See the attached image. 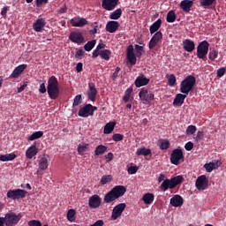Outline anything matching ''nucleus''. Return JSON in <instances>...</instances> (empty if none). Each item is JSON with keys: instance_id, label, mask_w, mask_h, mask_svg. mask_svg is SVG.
Masks as SVG:
<instances>
[{"instance_id": "nucleus-1", "label": "nucleus", "mask_w": 226, "mask_h": 226, "mask_svg": "<svg viewBox=\"0 0 226 226\" xmlns=\"http://www.w3.org/2000/svg\"><path fill=\"white\" fill-rule=\"evenodd\" d=\"M197 82L195 76L188 75L181 83H180V93L177 94L173 101V105L177 107H181L185 103V100L188 96V94L191 91H193V87Z\"/></svg>"}, {"instance_id": "nucleus-2", "label": "nucleus", "mask_w": 226, "mask_h": 226, "mask_svg": "<svg viewBox=\"0 0 226 226\" xmlns=\"http://www.w3.org/2000/svg\"><path fill=\"white\" fill-rule=\"evenodd\" d=\"M124 193H126V187L124 185H116L105 194L103 201L105 204H110V202H114V200H117V199L123 197Z\"/></svg>"}, {"instance_id": "nucleus-3", "label": "nucleus", "mask_w": 226, "mask_h": 226, "mask_svg": "<svg viewBox=\"0 0 226 226\" xmlns=\"http://www.w3.org/2000/svg\"><path fill=\"white\" fill-rule=\"evenodd\" d=\"M47 91L50 100H57L59 98V81L56 76H51L48 79Z\"/></svg>"}, {"instance_id": "nucleus-4", "label": "nucleus", "mask_w": 226, "mask_h": 226, "mask_svg": "<svg viewBox=\"0 0 226 226\" xmlns=\"http://www.w3.org/2000/svg\"><path fill=\"white\" fill-rule=\"evenodd\" d=\"M183 181H185L183 176H177L171 179L166 178L161 185V190H162V192H167L169 188L170 190H174V188L177 186V185H181Z\"/></svg>"}, {"instance_id": "nucleus-5", "label": "nucleus", "mask_w": 226, "mask_h": 226, "mask_svg": "<svg viewBox=\"0 0 226 226\" xmlns=\"http://www.w3.org/2000/svg\"><path fill=\"white\" fill-rule=\"evenodd\" d=\"M207 52H209V42H207V41H203L197 47V57L206 61L207 58Z\"/></svg>"}, {"instance_id": "nucleus-6", "label": "nucleus", "mask_w": 226, "mask_h": 226, "mask_svg": "<svg viewBox=\"0 0 226 226\" xmlns=\"http://www.w3.org/2000/svg\"><path fill=\"white\" fill-rule=\"evenodd\" d=\"M21 218L22 215H17L14 212H9L5 215L4 220L5 221L6 226H15L17 223H19V222H20Z\"/></svg>"}, {"instance_id": "nucleus-7", "label": "nucleus", "mask_w": 226, "mask_h": 226, "mask_svg": "<svg viewBox=\"0 0 226 226\" xmlns=\"http://www.w3.org/2000/svg\"><path fill=\"white\" fill-rule=\"evenodd\" d=\"M181 162H185L183 150H181V148H176L171 152L170 163H172V165H179Z\"/></svg>"}, {"instance_id": "nucleus-8", "label": "nucleus", "mask_w": 226, "mask_h": 226, "mask_svg": "<svg viewBox=\"0 0 226 226\" xmlns=\"http://www.w3.org/2000/svg\"><path fill=\"white\" fill-rule=\"evenodd\" d=\"M94 110H98V107L93 106L92 104H86L79 109L78 116L79 117H89V116H94Z\"/></svg>"}, {"instance_id": "nucleus-9", "label": "nucleus", "mask_w": 226, "mask_h": 226, "mask_svg": "<svg viewBox=\"0 0 226 226\" xmlns=\"http://www.w3.org/2000/svg\"><path fill=\"white\" fill-rule=\"evenodd\" d=\"M27 194V191L22 189L9 190L7 192V199L11 200H19V199H24Z\"/></svg>"}, {"instance_id": "nucleus-10", "label": "nucleus", "mask_w": 226, "mask_h": 226, "mask_svg": "<svg viewBox=\"0 0 226 226\" xmlns=\"http://www.w3.org/2000/svg\"><path fill=\"white\" fill-rule=\"evenodd\" d=\"M124 209H126V203H119L114 207L111 213V220H117V218H120Z\"/></svg>"}, {"instance_id": "nucleus-11", "label": "nucleus", "mask_w": 226, "mask_h": 226, "mask_svg": "<svg viewBox=\"0 0 226 226\" xmlns=\"http://www.w3.org/2000/svg\"><path fill=\"white\" fill-rule=\"evenodd\" d=\"M139 99L142 102H153L154 100V94L153 92H148L147 89L145 87L141 88V90L139 93Z\"/></svg>"}, {"instance_id": "nucleus-12", "label": "nucleus", "mask_w": 226, "mask_h": 226, "mask_svg": "<svg viewBox=\"0 0 226 226\" xmlns=\"http://www.w3.org/2000/svg\"><path fill=\"white\" fill-rule=\"evenodd\" d=\"M196 188L197 190H207V186L209 185V181L206 175H201L198 177L196 179Z\"/></svg>"}, {"instance_id": "nucleus-13", "label": "nucleus", "mask_w": 226, "mask_h": 226, "mask_svg": "<svg viewBox=\"0 0 226 226\" xmlns=\"http://www.w3.org/2000/svg\"><path fill=\"white\" fill-rule=\"evenodd\" d=\"M69 40L72 41V43H77L78 45H80L86 41L84 35H82V33L80 32H71Z\"/></svg>"}, {"instance_id": "nucleus-14", "label": "nucleus", "mask_w": 226, "mask_h": 226, "mask_svg": "<svg viewBox=\"0 0 226 226\" xmlns=\"http://www.w3.org/2000/svg\"><path fill=\"white\" fill-rule=\"evenodd\" d=\"M88 206L90 209H98L102 206V198L97 194H94L88 200Z\"/></svg>"}, {"instance_id": "nucleus-15", "label": "nucleus", "mask_w": 226, "mask_h": 226, "mask_svg": "<svg viewBox=\"0 0 226 226\" xmlns=\"http://www.w3.org/2000/svg\"><path fill=\"white\" fill-rule=\"evenodd\" d=\"M87 94L88 100H90L91 102H96V94H98V90H96V86L94 85V83L88 84Z\"/></svg>"}, {"instance_id": "nucleus-16", "label": "nucleus", "mask_w": 226, "mask_h": 226, "mask_svg": "<svg viewBox=\"0 0 226 226\" xmlns=\"http://www.w3.org/2000/svg\"><path fill=\"white\" fill-rule=\"evenodd\" d=\"M119 0H102V7L107 11H112L117 6Z\"/></svg>"}, {"instance_id": "nucleus-17", "label": "nucleus", "mask_w": 226, "mask_h": 226, "mask_svg": "<svg viewBox=\"0 0 226 226\" xmlns=\"http://www.w3.org/2000/svg\"><path fill=\"white\" fill-rule=\"evenodd\" d=\"M127 60L132 66L137 64V56H135V52L133 51V45L127 47Z\"/></svg>"}, {"instance_id": "nucleus-18", "label": "nucleus", "mask_w": 226, "mask_h": 226, "mask_svg": "<svg viewBox=\"0 0 226 226\" xmlns=\"http://www.w3.org/2000/svg\"><path fill=\"white\" fill-rule=\"evenodd\" d=\"M26 68H27V64H26L17 66L10 75V79H19V77L22 75V73L24 72V70H26Z\"/></svg>"}, {"instance_id": "nucleus-19", "label": "nucleus", "mask_w": 226, "mask_h": 226, "mask_svg": "<svg viewBox=\"0 0 226 226\" xmlns=\"http://www.w3.org/2000/svg\"><path fill=\"white\" fill-rule=\"evenodd\" d=\"M71 24L72 27H84V26H87V20L85 18H72L71 19Z\"/></svg>"}, {"instance_id": "nucleus-20", "label": "nucleus", "mask_w": 226, "mask_h": 226, "mask_svg": "<svg viewBox=\"0 0 226 226\" xmlns=\"http://www.w3.org/2000/svg\"><path fill=\"white\" fill-rule=\"evenodd\" d=\"M170 204L173 207H181V206L185 204V200H183V197H181V195L177 194L170 199Z\"/></svg>"}, {"instance_id": "nucleus-21", "label": "nucleus", "mask_w": 226, "mask_h": 226, "mask_svg": "<svg viewBox=\"0 0 226 226\" xmlns=\"http://www.w3.org/2000/svg\"><path fill=\"white\" fill-rule=\"evenodd\" d=\"M45 26H47V22H45V19L43 18L38 19L33 25L34 31H36V33H41Z\"/></svg>"}, {"instance_id": "nucleus-22", "label": "nucleus", "mask_w": 226, "mask_h": 226, "mask_svg": "<svg viewBox=\"0 0 226 226\" xmlns=\"http://www.w3.org/2000/svg\"><path fill=\"white\" fill-rule=\"evenodd\" d=\"M149 79L141 74L136 78L134 84L136 87H142L143 86H147V84H149Z\"/></svg>"}, {"instance_id": "nucleus-23", "label": "nucleus", "mask_w": 226, "mask_h": 226, "mask_svg": "<svg viewBox=\"0 0 226 226\" xmlns=\"http://www.w3.org/2000/svg\"><path fill=\"white\" fill-rule=\"evenodd\" d=\"M183 48L186 52H193L195 50V42L190 39H185L183 41Z\"/></svg>"}, {"instance_id": "nucleus-24", "label": "nucleus", "mask_w": 226, "mask_h": 226, "mask_svg": "<svg viewBox=\"0 0 226 226\" xmlns=\"http://www.w3.org/2000/svg\"><path fill=\"white\" fill-rule=\"evenodd\" d=\"M119 29V22L117 21H109L106 25V31L108 33H116Z\"/></svg>"}, {"instance_id": "nucleus-25", "label": "nucleus", "mask_w": 226, "mask_h": 226, "mask_svg": "<svg viewBox=\"0 0 226 226\" xmlns=\"http://www.w3.org/2000/svg\"><path fill=\"white\" fill-rule=\"evenodd\" d=\"M192 6H193V1L192 0H183L180 3V8L183 10V11H185V13L190 12Z\"/></svg>"}, {"instance_id": "nucleus-26", "label": "nucleus", "mask_w": 226, "mask_h": 226, "mask_svg": "<svg viewBox=\"0 0 226 226\" xmlns=\"http://www.w3.org/2000/svg\"><path fill=\"white\" fill-rule=\"evenodd\" d=\"M141 200H143L144 204H146L147 206H150V204L154 202V194L151 192L145 193L142 196Z\"/></svg>"}, {"instance_id": "nucleus-27", "label": "nucleus", "mask_w": 226, "mask_h": 226, "mask_svg": "<svg viewBox=\"0 0 226 226\" xmlns=\"http://www.w3.org/2000/svg\"><path fill=\"white\" fill-rule=\"evenodd\" d=\"M26 158L31 160L34 156L38 154V149L36 148V144L32 145L26 152Z\"/></svg>"}, {"instance_id": "nucleus-28", "label": "nucleus", "mask_w": 226, "mask_h": 226, "mask_svg": "<svg viewBox=\"0 0 226 226\" xmlns=\"http://www.w3.org/2000/svg\"><path fill=\"white\" fill-rule=\"evenodd\" d=\"M49 156L44 155L39 161V169L41 170H47L49 169Z\"/></svg>"}, {"instance_id": "nucleus-29", "label": "nucleus", "mask_w": 226, "mask_h": 226, "mask_svg": "<svg viewBox=\"0 0 226 226\" xmlns=\"http://www.w3.org/2000/svg\"><path fill=\"white\" fill-rule=\"evenodd\" d=\"M160 27H162V19H159L150 26V34H154V33H156Z\"/></svg>"}, {"instance_id": "nucleus-30", "label": "nucleus", "mask_w": 226, "mask_h": 226, "mask_svg": "<svg viewBox=\"0 0 226 226\" xmlns=\"http://www.w3.org/2000/svg\"><path fill=\"white\" fill-rule=\"evenodd\" d=\"M204 167L207 172H213V170L218 169L220 165L218 164V161H215L209 163H206Z\"/></svg>"}, {"instance_id": "nucleus-31", "label": "nucleus", "mask_w": 226, "mask_h": 226, "mask_svg": "<svg viewBox=\"0 0 226 226\" xmlns=\"http://www.w3.org/2000/svg\"><path fill=\"white\" fill-rule=\"evenodd\" d=\"M17 155L13 153L0 155V162H13Z\"/></svg>"}, {"instance_id": "nucleus-32", "label": "nucleus", "mask_w": 226, "mask_h": 226, "mask_svg": "<svg viewBox=\"0 0 226 226\" xmlns=\"http://www.w3.org/2000/svg\"><path fill=\"white\" fill-rule=\"evenodd\" d=\"M114 128H116V122H109L104 126L103 133L105 135H109L111 132H114Z\"/></svg>"}, {"instance_id": "nucleus-33", "label": "nucleus", "mask_w": 226, "mask_h": 226, "mask_svg": "<svg viewBox=\"0 0 226 226\" xmlns=\"http://www.w3.org/2000/svg\"><path fill=\"white\" fill-rule=\"evenodd\" d=\"M123 15V10L121 8L117 9L114 11L110 15L109 19L111 20H118V19H121V16Z\"/></svg>"}, {"instance_id": "nucleus-34", "label": "nucleus", "mask_w": 226, "mask_h": 226, "mask_svg": "<svg viewBox=\"0 0 226 226\" xmlns=\"http://www.w3.org/2000/svg\"><path fill=\"white\" fill-rule=\"evenodd\" d=\"M136 154L137 156H149L151 154V149L146 147L138 148Z\"/></svg>"}, {"instance_id": "nucleus-35", "label": "nucleus", "mask_w": 226, "mask_h": 226, "mask_svg": "<svg viewBox=\"0 0 226 226\" xmlns=\"http://www.w3.org/2000/svg\"><path fill=\"white\" fill-rule=\"evenodd\" d=\"M158 144L162 151H165V149H169V147H170V142H169L167 139H160Z\"/></svg>"}, {"instance_id": "nucleus-36", "label": "nucleus", "mask_w": 226, "mask_h": 226, "mask_svg": "<svg viewBox=\"0 0 226 226\" xmlns=\"http://www.w3.org/2000/svg\"><path fill=\"white\" fill-rule=\"evenodd\" d=\"M200 4L203 8H209V6L216 4V0H200Z\"/></svg>"}, {"instance_id": "nucleus-37", "label": "nucleus", "mask_w": 226, "mask_h": 226, "mask_svg": "<svg viewBox=\"0 0 226 226\" xmlns=\"http://www.w3.org/2000/svg\"><path fill=\"white\" fill-rule=\"evenodd\" d=\"M107 151V147L103 145H99L95 147L94 154L95 156H100V154H104Z\"/></svg>"}, {"instance_id": "nucleus-38", "label": "nucleus", "mask_w": 226, "mask_h": 226, "mask_svg": "<svg viewBox=\"0 0 226 226\" xmlns=\"http://www.w3.org/2000/svg\"><path fill=\"white\" fill-rule=\"evenodd\" d=\"M94 45H96V40L89 41L84 45V49L87 52H91L92 49H94Z\"/></svg>"}, {"instance_id": "nucleus-39", "label": "nucleus", "mask_w": 226, "mask_h": 226, "mask_svg": "<svg viewBox=\"0 0 226 226\" xmlns=\"http://www.w3.org/2000/svg\"><path fill=\"white\" fill-rule=\"evenodd\" d=\"M110 54H112V52L109 49H103L100 51L102 59H104L105 61H109V59H110Z\"/></svg>"}, {"instance_id": "nucleus-40", "label": "nucleus", "mask_w": 226, "mask_h": 226, "mask_svg": "<svg viewBox=\"0 0 226 226\" xmlns=\"http://www.w3.org/2000/svg\"><path fill=\"white\" fill-rule=\"evenodd\" d=\"M43 137L42 131L34 132L32 135L29 136L28 140H36L38 139H41Z\"/></svg>"}, {"instance_id": "nucleus-41", "label": "nucleus", "mask_w": 226, "mask_h": 226, "mask_svg": "<svg viewBox=\"0 0 226 226\" xmlns=\"http://www.w3.org/2000/svg\"><path fill=\"white\" fill-rule=\"evenodd\" d=\"M166 20L169 23L176 22V12L174 11H170L167 14Z\"/></svg>"}, {"instance_id": "nucleus-42", "label": "nucleus", "mask_w": 226, "mask_h": 226, "mask_svg": "<svg viewBox=\"0 0 226 226\" xmlns=\"http://www.w3.org/2000/svg\"><path fill=\"white\" fill-rule=\"evenodd\" d=\"M75 215H77V212L75 211V209L68 210L67 220H69V222H75Z\"/></svg>"}, {"instance_id": "nucleus-43", "label": "nucleus", "mask_w": 226, "mask_h": 226, "mask_svg": "<svg viewBox=\"0 0 226 226\" xmlns=\"http://www.w3.org/2000/svg\"><path fill=\"white\" fill-rule=\"evenodd\" d=\"M135 51H136L137 57H142V54L144 53V47L136 44L135 45Z\"/></svg>"}, {"instance_id": "nucleus-44", "label": "nucleus", "mask_w": 226, "mask_h": 226, "mask_svg": "<svg viewBox=\"0 0 226 226\" xmlns=\"http://www.w3.org/2000/svg\"><path fill=\"white\" fill-rule=\"evenodd\" d=\"M80 103H82V95L78 94L74 97L72 106L73 107H79V105H80Z\"/></svg>"}, {"instance_id": "nucleus-45", "label": "nucleus", "mask_w": 226, "mask_h": 226, "mask_svg": "<svg viewBox=\"0 0 226 226\" xmlns=\"http://www.w3.org/2000/svg\"><path fill=\"white\" fill-rule=\"evenodd\" d=\"M112 181V175L102 176L101 178V185H107Z\"/></svg>"}, {"instance_id": "nucleus-46", "label": "nucleus", "mask_w": 226, "mask_h": 226, "mask_svg": "<svg viewBox=\"0 0 226 226\" xmlns=\"http://www.w3.org/2000/svg\"><path fill=\"white\" fill-rule=\"evenodd\" d=\"M168 82H169V86H170V87H174V86H176V75L174 74H170L168 78Z\"/></svg>"}, {"instance_id": "nucleus-47", "label": "nucleus", "mask_w": 226, "mask_h": 226, "mask_svg": "<svg viewBox=\"0 0 226 226\" xmlns=\"http://www.w3.org/2000/svg\"><path fill=\"white\" fill-rule=\"evenodd\" d=\"M197 132V126L195 125H189L185 131L186 135H193Z\"/></svg>"}, {"instance_id": "nucleus-48", "label": "nucleus", "mask_w": 226, "mask_h": 226, "mask_svg": "<svg viewBox=\"0 0 226 226\" xmlns=\"http://www.w3.org/2000/svg\"><path fill=\"white\" fill-rule=\"evenodd\" d=\"M47 83L46 80H43V81H40V88H39V92L41 94H45V93H47V87H45V84Z\"/></svg>"}, {"instance_id": "nucleus-49", "label": "nucleus", "mask_w": 226, "mask_h": 226, "mask_svg": "<svg viewBox=\"0 0 226 226\" xmlns=\"http://www.w3.org/2000/svg\"><path fill=\"white\" fill-rule=\"evenodd\" d=\"M216 57H218V51H216V49L211 50L208 54V58L210 59V61H215Z\"/></svg>"}, {"instance_id": "nucleus-50", "label": "nucleus", "mask_w": 226, "mask_h": 226, "mask_svg": "<svg viewBox=\"0 0 226 226\" xmlns=\"http://www.w3.org/2000/svg\"><path fill=\"white\" fill-rule=\"evenodd\" d=\"M123 139H124V136L120 133H116V134H113L112 136V139L114 140V142H121Z\"/></svg>"}, {"instance_id": "nucleus-51", "label": "nucleus", "mask_w": 226, "mask_h": 226, "mask_svg": "<svg viewBox=\"0 0 226 226\" xmlns=\"http://www.w3.org/2000/svg\"><path fill=\"white\" fill-rule=\"evenodd\" d=\"M156 45H158V41L152 37L148 44L149 50H153Z\"/></svg>"}, {"instance_id": "nucleus-52", "label": "nucleus", "mask_w": 226, "mask_h": 226, "mask_svg": "<svg viewBox=\"0 0 226 226\" xmlns=\"http://www.w3.org/2000/svg\"><path fill=\"white\" fill-rule=\"evenodd\" d=\"M152 38L155 40V41H160V40L163 38V34H162V31H158L153 35Z\"/></svg>"}, {"instance_id": "nucleus-53", "label": "nucleus", "mask_w": 226, "mask_h": 226, "mask_svg": "<svg viewBox=\"0 0 226 226\" xmlns=\"http://www.w3.org/2000/svg\"><path fill=\"white\" fill-rule=\"evenodd\" d=\"M138 171H139V167L137 166H131L127 170L128 174H131V175L137 174Z\"/></svg>"}, {"instance_id": "nucleus-54", "label": "nucleus", "mask_w": 226, "mask_h": 226, "mask_svg": "<svg viewBox=\"0 0 226 226\" xmlns=\"http://www.w3.org/2000/svg\"><path fill=\"white\" fill-rule=\"evenodd\" d=\"M131 91H130V88H128L125 93H124V95L123 97V100L124 102V103H128V102H130V94H131Z\"/></svg>"}, {"instance_id": "nucleus-55", "label": "nucleus", "mask_w": 226, "mask_h": 226, "mask_svg": "<svg viewBox=\"0 0 226 226\" xmlns=\"http://www.w3.org/2000/svg\"><path fill=\"white\" fill-rule=\"evenodd\" d=\"M49 3V0H36L35 5L37 8H40L41 6H43V4H47Z\"/></svg>"}, {"instance_id": "nucleus-56", "label": "nucleus", "mask_w": 226, "mask_h": 226, "mask_svg": "<svg viewBox=\"0 0 226 226\" xmlns=\"http://www.w3.org/2000/svg\"><path fill=\"white\" fill-rule=\"evenodd\" d=\"M28 226H41V222L37 220H31L28 222Z\"/></svg>"}, {"instance_id": "nucleus-57", "label": "nucleus", "mask_w": 226, "mask_h": 226, "mask_svg": "<svg viewBox=\"0 0 226 226\" xmlns=\"http://www.w3.org/2000/svg\"><path fill=\"white\" fill-rule=\"evenodd\" d=\"M225 70H226L225 67L218 69L216 72L217 77L219 78L223 77L225 75Z\"/></svg>"}, {"instance_id": "nucleus-58", "label": "nucleus", "mask_w": 226, "mask_h": 226, "mask_svg": "<svg viewBox=\"0 0 226 226\" xmlns=\"http://www.w3.org/2000/svg\"><path fill=\"white\" fill-rule=\"evenodd\" d=\"M87 149V145H79L78 147V153L80 154V153H86V150Z\"/></svg>"}, {"instance_id": "nucleus-59", "label": "nucleus", "mask_w": 226, "mask_h": 226, "mask_svg": "<svg viewBox=\"0 0 226 226\" xmlns=\"http://www.w3.org/2000/svg\"><path fill=\"white\" fill-rule=\"evenodd\" d=\"M185 151H192L193 149V142L189 141L185 145Z\"/></svg>"}, {"instance_id": "nucleus-60", "label": "nucleus", "mask_w": 226, "mask_h": 226, "mask_svg": "<svg viewBox=\"0 0 226 226\" xmlns=\"http://www.w3.org/2000/svg\"><path fill=\"white\" fill-rule=\"evenodd\" d=\"M119 72H121V68L117 67L114 73L111 76L112 80H116V79H117V75H119Z\"/></svg>"}, {"instance_id": "nucleus-61", "label": "nucleus", "mask_w": 226, "mask_h": 226, "mask_svg": "<svg viewBox=\"0 0 226 226\" xmlns=\"http://www.w3.org/2000/svg\"><path fill=\"white\" fill-rule=\"evenodd\" d=\"M202 139H204V132L202 131H199L196 135L197 142L202 140Z\"/></svg>"}, {"instance_id": "nucleus-62", "label": "nucleus", "mask_w": 226, "mask_h": 226, "mask_svg": "<svg viewBox=\"0 0 226 226\" xmlns=\"http://www.w3.org/2000/svg\"><path fill=\"white\" fill-rule=\"evenodd\" d=\"M83 68H84V64H82V62H79L76 65V72L78 73H80V72H82Z\"/></svg>"}, {"instance_id": "nucleus-63", "label": "nucleus", "mask_w": 226, "mask_h": 226, "mask_svg": "<svg viewBox=\"0 0 226 226\" xmlns=\"http://www.w3.org/2000/svg\"><path fill=\"white\" fill-rule=\"evenodd\" d=\"M81 56H84V49H82L76 51L75 57L76 59H81Z\"/></svg>"}, {"instance_id": "nucleus-64", "label": "nucleus", "mask_w": 226, "mask_h": 226, "mask_svg": "<svg viewBox=\"0 0 226 226\" xmlns=\"http://www.w3.org/2000/svg\"><path fill=\"white\" fill-rule=\"evenodd\" d=\"M105 222H103V220H98L94 224L90 226H103Z\"/></svg>"}]
</instances>
